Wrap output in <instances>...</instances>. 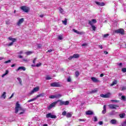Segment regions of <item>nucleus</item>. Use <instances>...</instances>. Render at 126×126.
Instances as JSON below:
<instances>
[{
    "instance_id": "obj_47",
    "label": "nucleus",
    "mask_w": 126,
    "mask_h": 126,
    "mask_svg": "<svg viewBox=\"0 0 126 126\" xmlns=\"http://www.w3.org/2000/svg\"><path fill=\"white\" fill-rule=\"evenodd\" d=\"M39 95L40 97H44V96H45V94L42 93V94H40Z\"/></svg>"
},
{
    "instance_id": "obj_1",
    "label": "nucleus",
    "mask_w": 126,
    "mask_h": 126,
    "mask_svg": "<svg viewBox=\"0 0 126 126\" xmlns=\"http://www.w3.org/2000/svg\"><path fill=\"white\" fill-rule=\"evenodd\" d=\"M19 111H22L23 112H25V109H23L21 106H20V104L19 102L17 101L16 103V105L15 107V114H17Z\"/></svg>"
},
{
    "instance_id": "obj_62",
    "label": "nucleus",
    "mask_w": 126,
    "mask_h": 126,
    "mask_svg": "<svg viewBox=\"0 0 126 126\" xmlns=\"http://www.w3.org/2000/svg\"><path fill=\"white\" fill-rule=\"evenodd\" d=\"M15 66V64H13L11 65V67H14Z\"/></svg>"
},
{
    "instance_id": "obj_26",
    "label": "nucleus",
    "mask_w": 126,
    "mask_h": 126,
    "mask_svg": "<svg viewBox=\"0 0 126 126\" xmlns=\"http://www.w3.org/2000/svg\"><path fill=\"white\" fill-rule=\"evenodd\" d=\"M55 98L56 99H60V98H61V97H62V94H58L55 95Z\"/></svg>"
},
{
    "instance_id": "obj_41",
    "label": "nucleus",
    "mask_w": 126,
    "mask_h": 126,
    "mask_svg": "<svg viewBox=\"0 0 126 126\" xmlns=\"http://www.w3.org/2000/svg\"><path fill=\"white\" fill-rule=\"evenodd\" d=\"M66 115V111H64L63 113H62V116H65Z\"/></svg>"
},
{
    "instance_id": "obj_40",
    "label": "nucleus",
    "mask_w": 126,
    "mask_h": 126,
    "mask_svg": "<svg viewBox=\"0 0 126 126\" xmlns=\"http://www.w3.org/2000/svg\"><path fill=\"white\" fill-rule=\"evenodd\" d=\"M86 119H79V122H86Z\"/></svg>"
},
{
    "instance_id": "obj_57",
    "label": "nucleus",
    "mask_w": 126,
    "mask_h": 126,
    "mask_svg": "<svg viewBox=\"0 0 126 126\" xmlns=\"http://www.w3.org/2000/svg\"><path fill=\"white\" fill-rule=\"evenodd\" d=\"M104 53L105 54V55H108V54H109V53L108 52V51H104Z\"/></svg>"
},
{
    "instance_id": "obj_25",
    "label": "nucleus",
    "mask_w": 126,
    "mask_h": 126,
    "mask_svg": "<svg viewBox=\"0 0 126 126\" xmlns=\"http://www.w3.org/2000/svg\"><path fill=\"white\" fill-rule=\"evenodd\" d=\"M32 53L33 52L32 51H28L25 52V54H26V55H27V56H30V55H32Z\"/></svg>"
},
{
    "instance_id": "obj_59",
    "label": "nucleus",
    "mask_w": 126,
    "mask_h": 126,
    "mask_svg": "<svg viewBox=\"0 0 126 126\" xmlns=\"http://www.w3.org/2000/svg\"><path fill=\"white\" fill-rule=\"evenodd\" d=\"M23 62H28V60H27V59H24L23 60Z\"/></svg>"
},
{
    "instance_id": "obj_63",
    "label": "nucleus",
    "mask_w": 126,
    "mask_h": 126,
    "mask_svg": "<svg viewBox=\"0 0 126 126\" xmlns=\"http://www.w3.org/2000/svg\"><path fill=\"white\" fill-rule=\"evenodd\" d=\"M40 17H41V18H43V17H44V15L42 14V15H40L39 16Z\"/></svg>"
},
{
    "instance_id": "obj_60",
    "label": "nucleus",
    "mask_w": 126,
    "mask_h": 126,
    "mask_svg": "<svg viewBox=\"0 0 126 126\" xmlns=\"http://www.w3.org/2000/svg\"><path fill=\"white\" fill-rule=\"evenodd\" d=\"M39 97H40V94L37 95L36 96V97H35L34 98H36V100L37 98H39Z\"/></svg>"
},
{
    "instance_id": "obj_39",
    "label": "nucleus",
    "mask_w": 126,
    "mask_h": 126,
    "mask_svg": "<svg viewBox=\"0 0 126 126\" xmlns=\"http://www.w3.org/2000/svg\"><path fill=\"white\" fill-rule=\"evenodd\" d=\"M111 102H114L115 103H119V101L118 100H111Z\"/></svg>"
},
{
    "instance_id": "obj_32",
    "label": "nucleus",
    "mask_w": 126,
    "mask_h": 126,
    "mask_svg": "<svg viewBox=\"0 0 126 126\" xmlns=\"http://www.w3.org/2000/svg\"><path fill=\"white\" fill-rule=\"evenodd\" d=\"M59 11H60V12L62 14L64 12L63 9L61 7L59 8Z\"/></svg>"
},
{
    "instance_id": "obj_12",
    "label": "nucleus",
    "mask_w": 126,
    "mask_h": 126,
    "mask_svg": "<svg viewBox=\"0 0 126 126\" xmlns=\"http://www.w3.org/2000/svg\"><path fill=\"white\" fill-rule=\"evenodd\" d=\"M23 22H24V18H22L19 20L18 22L17 23V25H18V26H20Z\"/></svg>"
},
{
    "instance_id": "obj_13",
    "label": "nucleus",
    "mask_w": 126,
    "mask_h": 126,
    "mask_svg": "<svg viewBox=\"0 0 126 126\" xmlns=\"http://www.w3.org/2000/svg\"><path fill=\"white\" fill-rule=\"evenodd\" d=\"M91 80L93 82H94V83H97L98 82H100V80L97 79L96 77H93L91 78Z\"/></svg>"
},
{
    "instance_id": "obj_17",
    "label": "nucleus",
    "mask_w": 126,
    "mask_h": 126,
    "mask_svg": "<svg viewBox=\"0 0 126 126\" xmlns=\"http://www.w3.org/2000/svg\"><path fill=\"white\" fill-rule=\"evenodd\" d=\"M20 69H22V70H24V71H25V70H26V68H25V67L24 66H20L17 68V71L20 70Z\"/></svg>"
},
{
    "instance_id": "obj_8",
    "label": "nucleus",
    "mask_w": 126,
    "mask_h": 126,
    "mask_svg": "<svg viewBox=\"0 0 126 126\" xmlns=\"http://www.w3.org/2000/svg\"><path fill=\"white\" fill-rule=\"evenodd\" d=\"M108 107L110 109H111V110H117V108H119V105H116V104H109L108 105Z\"/></svg>"
},
{
    "instance_id": "obj_45",
    "label": "nucleus",
    "mask_w": 126,
    "mask_h": 126,
    "mask_svg": "<svg viewBox=\"0 0 126 126\" xmlns=\"http://www.w3.org/2000/svg\"><path fill=\"white\" fill-rule=\"evenodd\" d=\"M52 52H53V49H49L46 52V53H52Z\"/></svg>"
},
{
    "instance_id": "obj_14",
    "label": "nucleus",
    "mask_w": 126,
    "mask_h": 126,
    "mask_svg": "<svg viewBox=\"0 0 126 126\" xmlns=\"http://www.w3.org/2000/svg\"><path fill=\"white\" fill-rule=\"evenodd\" d=\"M95 3L96 4H97V5H98L99 6H104L105 5V3L103 2H100L98 1H95Z\"/></svg>"
},
{
    "instance_id": "obj_10",
    "label": "nucleus",
    "mask_w": 126,
    "mask_h": 126,
    "mask_svg": "<svg viewBox=\"0 0 126 126\" xmlns=\"http://www.w3.org/2000/svg\"><path fill=\"white\" fill-rule=\"evenodd\" d=\"M57 102L55 101L52 103H51L48 107L47 109L48 110H51L53 107H55L56 105H57Z\"/></svg>"
},
{
    "instance_id": "obj_54",
    "label": "nucleus",
    "mask_w": 126,
    "mask_h": 126,
    "mask_svg": "<svg viewBox=\"0 0 126 126\" xmlns=\"http://www.w3.org/2000/svg\"><path fill=\"white\" fill-rule=\"evenodd\" d=\"M99 48H100V49H103V45H102L101 44L99 45H98Z\"/></svg>"
},
{
    "instance_id": "obj_46",
    "label": "nucleus",
    "mask_w": 126,
    "mask_h": 126,
    "mask_svg": "<svg viewBox=\"0 0 126 126\" xmlns=\"http://www.w3.org/2000/svg\"><path fill=\"white\" fill-rule=\"evenodd\" d=\"M58 39H59V40H63V36L62 35H59Z\"/></svg>"
},
{
    "instance_id": "obj_58",
    "label": "nucleus",
    "mask_w": 126,
    "mask_h": 126,
    "mask_svg": "<svg viewBox=\"0 0 126 126\" xmlns=\"http://www.w3.org/2000/svg\"><path fill=\"white\" fill-rule=\"evenodd\" d=\"M5 74L6 75V74H8V70H6L5 71Z\"/></svg>"
},
{
    "instance_id": "obj_5",
    "label": "nucleus",
    "mask_w": 126,
    "mask_h": 126,
    "mask_svg": "<svg viewBox=\"0 0 126 126\" xmlns=\"http://www.w3.org/2000/svg\"><path fill=\"white\" fill-rule=\"evenodd\" d=\"M112 95V93H107L106 94H100V96L102 97V98H110L111 95Z\"/></svg>"
},
{
    "instance_id": "obj_27",
    "label": "nucleus",
    "mask_w": 126,
    "mask_h": 126,
    "mask_svg": "<svg viewBox=\"0 0 126 126\" xmlns=\"http://www.w3.org/2000/svg\"><path fill=\"white\" fill-rule=\"evenodd\" d=\"M117 83H118V81L117 80H114L111 84V86H114V85H115Z\"/></svg>"
},
{
    "instance_id": "obj_56",
    "label": "nucleus",
    "mask_w": 126,
    "mask_h": 126,
    "mask_svg": "<svg viewBox=\"0 0 126 126\" xmlns=\"http://www.w3.org/2000/svg\"><path fill=\"white\" fill-rule=\"evenodd\" d=\"M87 46V44H86V43H84V44H83L82 45V47H84V46Z\"/></svg>"
},
{
    "instance_id": "obj_50",
    "label": "nucleus",
    "mask_w": 126,
    "mask_h": 126,
    "mask_svg": "<svg viewBox=\"0 0 126 126\" xmlns=\"http://www.w3.org/2000/svg\"><path fill=\"white\" fill-rule=\"evenodd\" d=\"M12 45H13V42H10V43H9V44H8V46H12Z\"/></svg>"
},
{
    "instance_id": "obj_61",
    "label": "nucleus",
    "mask_w": 126,
    "mask_h": 126,
    "mask_svg": "<svg viewBox=\"0 0 126 126\" xmlns=\"http://www.w3.org/2000/svg\"><path fill=\"white\" fill-rule=\"evenodd\" d=\"M23 114H24V111L21 112L19 113V115H23Z\"/></svg>"
},
{
    "instance_id": "obj_34",
    "label": "nucleus",
    "mask_w": 126,
    "mask_h": 126,
    "mask_svg": "<svg viewBox=\"0 0 126 126\" xmlns=\"http://www.w3.org/2000/svg\"><path fill=\"white\" fill-rule=\"evenodd\" d=\"M52 79V78H51V77H50L49 76H46V80H50Z\"/></svg>"
},
{
    "instance_id": "obj_35",
    "label": "nucleus",
    "mask_w": 126,
    "mask_h": 126,
    "mask_svg": "<svg viewBox=\"0 0 126 126\" xmlns=\"http://www.w3.org/2000/svg\"><path fill=\"white\" fill-rule=\"evenodd\" d=\"M5 23L7 25H9V24H10V22H9V20L5 21Z\"/></svg>"
},
{
    "instance_id": "obj_20",
    "label": "nucleus",
    "mask_w": 126,
    "mask_h": 126,
    "mask_svg": "<svg viewBox=\"0 0 126 126\" xmlns=\"http://www.w3.org/2000/svg\"><path fill=\"white\" fill-rule=\"evenodd\" d=\"M111 124H112V125H115L117 124V120L115 119H112L110 121Z\"/></svg>"
},
{
    "instance_id": "obj_23",
    "label": "nucleus",
    "mask_w": 126,
    "mask_h": 126,
    "mask_svg": "<svg viewBox=\"0 0 126 126\" xmlns=\"http://www.w3.org/2000/svg\"><path fill=\"white\" fill-rule=\"evenodd\" d=\"M62 23L64 24V25H66V24H67V19L65 18L64 21H62Z\"/></svg>"
},
{
    "instance_id": "obj_52",
    "label": "nucleus",
    "mask_w": 126,
    "mask_h": 126,
    "mask_svg": "<svg viewBox=\"0 0 126 126\" xmlns=\"http://www.w3.org/2000/svg\"><path fill=\"white\" fill-rule=\"evenodd\" d=\"M10 62H11V61L8 60V61L5 62V63H10Z\"/></svg>"
},
{
    "instance_id": "obj_18",
    "label": "nucleus",
    "mask_w": 126,
    "mask_h": 126,
    "mask_svg": "<svg viewBox=\"0 0 126 126\" xmlns=\"http://www.w3.org/2000/svg\"><path fill=\"white\" fill-rule=\"evenodd\" d=\"M6 92H4L2 95H1V98H3V99H5L6 97Z\"/></svg>"
},
{
    "instance_id": "obj_44",
    "label": "nucleus",
    "mask_w": 126,
    "mask_h": 126,
    "mask_svg": "<svg viewBox=\"0 0 126 126\" xmlns=\"http://www.w3.org/2000/svg\"><path fill=\"white\" fill-rule=\"evenodd\" d=\"M42 63H37L36 64V66L37 67H39V66H40V65H41Z\"/></svg>"
},
{
    "instance_id": "obj_6",
    "label": "nucleus",
    "mask_w": 126,
    "mask_h": 126,
    "mask_svg": "<svg viewBox=\"0 0 126 126\" xmlns=\"http://www.w3.org/2000/svg\"><path fill=\"white\" fill-rule=\"evenodd\" d=\"M21 9L23 10L24 12H29V10L30 9L29 8V7L26 6H22L21 7Z\"/></svg>"
},
{
    "instance_id": "obj_37",
    "label": "nucleus",
    "mask_w": 126,
    "mask_h": 126,
    "mask_svg": "<svg viewBox=\"0 0 126 126\" xmlns=\"http://www.w3.org/2000/svg\"><path fill=\"white\" fill-rule=\"evenodd\" d=\"M122 100H123L124 101H126V96L125 95H122L121 96Z\"/></svg>"
},
{
    "instance_id": "obj_30",
    "label": "nucleus",
    "mask_w": 126,
    "mask_h": 126,
    "mask_svg": "<svg viewBox=\"0 0 126 126\" xmlns=\"http://www.w3.org/2000/svg\"><path fill=\"white\" fill-rule=\"evenodd\" d=\"M75 75H76V77H78L79 76V71H76L75 72Z\"/></svg>"
},
{
    "instance_id": "obj_2",
    "label": "nucleus",
    "mask_w": 126,
    "mask_h": 126,
    "mask_svg": "<svg viewBox=\"0 0 126 126\" xmlns=\"http://www.w3.org/2000/svg\"><path fill=\"white\" fill-rule=\"evenodd\" d=\"M56 102H57V103H58V102H60V106H63V105H64V106H67L68 105H69V101L68 100H66L65 101H63L61 99H58Z\"/></svg>"
},
{
    "instance_id": "obj_4",
    "label": "nucleus",
    "mask_w": 126,
    "mask_h": 126,
    "mask_svg": "<svg viewBox=\"0 0 126 126\" xmlns=\"http://www.w3.org/2000/svg\"><path fill=\"white\" fill-rule=\"evenodd\" d=\"M51 87H62V85L59 82H53L50 84Z\"/></svg>"
},
{
    "instance_id": "obj_33",
    "label": "nucleus",
    "mask_w": 126,
    "mask_h": 126,
    "mask_svg": "<svg viewBox=\"0 0 126 126\" xmlns=\"http://www.w3.org/2000/svg\"><path fill=\"white\" fill-rule=\"evenodd\" d=\"M36 100V98H33L32 99H30L28 101V103H30V102H33V101H35Z\"/></svg>"
},
{
    "instance_id": "obj_24",
    "label": "nucleus",
    "mask_w": 126,
    "mask_h": 126,
    "mask_svg": "<svg viewBox=\"0 0 126 126\" xmlns=\"http://www.w3.org/2000/svg\"><path fill=\"white\" fill-rule=\"evenodd\" d=\"M106 105L103 106V110L102 111V113L104 115V114H106Z\"/></svg>"
},
{
    "instance_id": "obj_28",
    "label": "nucleus",
    "mask_w": 126,
    "mask_h": 126,
    "mask_svg": "<svg viewBox=\"0 0 126 126\" xmlns=\"http://www.w3.org/2000/svg\"><path fill=\"white\" fill-rule=\"evenodd\" d=\"M17 80H18L20 85H22V80L20 78H17Z\"/></svg>"
},
{
    "instance_id": "obj_38",
    "label": "nucleus",
    "mask_w": 126,
    "mask_h": 126,
    "mask_svg": "<svg viewBox=\"0 0 126 126\" xmlns=\"http://www.w3.org/2000/svg\"><path fill=\"white\" fill-rule=\"evenodd\" d=\"M109 35V33H106L105 34H104L103 35V38H107V37H108Z\"/></svg>"
},
{
    "instance_id": "obj_16",
    "label": "nucleus",
    "mask_w": 126,
    "mask_h": 126,
    "mask_svg": "<svg viewBox=\"0 0 126 126\" xmlns=\"http://www.w3.org/2000/svg\"><path fill=\"white\" fill-rule=\"evenodd\" d=\"M73 32L76 33V34H79V35H82L83 34V32H79L75 29H73Z\"/></svg>"
},
{
    "instance_id": "obj_53",
    "label": "nucleus",
    "mask_w": 126,
    "mask_h": 126,
    "mask_svg": "<svg viewBox=\"0 0 126 126\" xmlns=\"http://www.w3.org/2000/svg\"><path fill=\"white\" fill-rule=\"evenodd\" d=\"M99 125L100 126H102V125H103V122L102 121H100L99 123H98Z\"/></svg>"
},
{
    "instance_id": "obj_42",
    "label": "nucleus",
    "mask_w": 126,
    "mask_h": 126,
    "mask_svg": "<svg viewBox=\"0 0 126 126\" xmlns=\"http://www.w3.org/2000/svg\"><path fill=\"white\" fill-rule=\"evenodd\" d=\"M122 72H126V68H122Z\"/></svg>"
},
{
    "instance_id": "obj_43",
    "label": "nucleus",
    "mask_w": 126,
    "mask_h": 126,
    "mask_svg": "<svg viewBox=\"0 0 126 126\" xmlns=\"http://www.w3.org/2000/svg\"><path fill=\"white\" fill-rule=\"evenodd\" d=\"M124 90H126V86L123 87L122 88L121 91H124Z\"/></svg>"
},
{
    "instance_id": "obj_31",
    "label": "nucleus",
    "mask_w": 126,
    "mask_h": 126,
    "mask_svg": "<svg viewBox=\"0 0 126 126\" xmlns=\"http://www.w3.org/2000/svg\"><path fill=\"white\" fill-rule=\"evenodd\" d=\"M91 27L93 29V31H96V27L95 26H91Z\"/></svg>"
},
{
    "instance_id": "obj_51",
    "label": "nucleus",
    "mask_w": 126,
    "mask_h": 126,
    "mask_svg": "<svg viewBox=\"0 0 126 126\" xmlns=\"http://www.w3.org/2000/svg\"><path fill=\"white\" fill-rule=\"evenodd\" d=\"M97 121H98V119H97V117L95 116L94 117V122H97Z\"/></svg>"
},
{
    "instance_id": "obj_21",
    "label": "nucleus",
    "mask_w": 126,
    "mask_h": 126,
    "mask_svg": "<svg viewBox=\"0 0 126 126\" xmlns=\"http://www.w3.org/2000/svg\"><path fill=\"white\" fill-rule=\"evenodd\" d=\"M98 91V89H95L94 90H93L92 91H91L90 93H91V94H93V93H96V92H97Z\"/></svg>"
},
{
    "instance_id": "obj_19",
    "label": "nucleus",
    "mask_w": 126,
    "mask_h": 126,
    "mask_svg": "<svg viewBox=\"0 0 126 126\" xmlns=\"http://www.w3.org/2000/svg\"><path fill=\"white\" fill-rule=\"evenodd\" d=\"M73 58L74 59H78L79 58V54H75L73 55Z\"/></svg>"
},
{
    "instance_id": "obj_49",
    "label": "nucleus",
    "mask_w": 126,
    "mask_h": 126,
    "mask_svg": "<svg viewBox=\"0 0 126 126\" xmlns=\"http://www.w3.org/2000/svg\"><path fill=\"white\" fill-rule=\"evenodd\" d=\"M68 59V60H69L70 61H71V60H72V59H74V58H73V56H72L69 57Z\"/></svg>"
},
{
    "instance_id": "obj_22",
    "label": "nucleus",
    "mask_w": 126,
    "mask_h": 126,
    "mask_svg": "<svg viewBox=\"0 0 126 126\" xmlns=\"http://www.w3.org/2000/svg\"><path fill=\"white\" fill-rule=\"evenodd\" d=\"M125 116H126L125 113H122V114H119V117L121 119H124V118H125Z\"/></svg>"
},
{
    "instance_id": "obj_7",
    "label": "nucleus",
    "mask_w": 126,
    "mask_h": 126,
    "mask_svg": "<svg viewBox=\"0 0 126 126\" xmlns=\"http://www.w3.org/2000/svg\"><path fill=\"white\" fill-rule=\"evenodd\" d=\"M46 117L47 119H49V118H50L51 119H57V116L52 115V113H51L47 114Z\"/></svg>"
},
{
    "instance_id": "obj_48",
    "label": "nucleus",
    "mask_w": 126,
    "mask_h": 126,
    "mask_svg": "<svg viewBox=\"0 0 126 126\" xmlns=\"http://www.w3.org/2000/svg\"><path fill=\"white\" fill-rule=\"evenodd\" d=\"M67 81L68 82H70L71 81V78H70V77L68 78Z\"/></svg>"
},
{
    "instance_id": "obj_36",
    "label": "nucleus",
    "mask_w": 126,
    "mask_h": 126,
    "mask_svg": "<svg viewBox=\"0 0 126 126\" xmlns=\"http://www.w3.org/2000/svg\"><path fill=\"white\" fill-rule=\"evenodd\" d=\"M49 98L50 99H55V98H56V97H55V95H50L49 96Z\"/></svg>"
},
{
    "instance_id": "obj_9",
    "label": "nucleus",
    "mask_w": 126,
    "mask_h": 126,
    "mask_svg": "<svg viewBox=\"0 0 126 126\" xmlns=\"http://www.w3.org/2000/svg\"><path fill=\"white\" fill-rule=\"evenodd\" d=\"M39 89H40V88L39 87H36L34 88L33 90L32 91H31L30 94H33V93H35V92H38Z\"/></svg>"
},
{
    "instance_id": "obj_15",
    "label": "nucleus",
    "mask_w": 126,
    "mask_h": 126,
    "mask_svg": "<svg viewBox=\"0 0 126 126\" xmlns=\"http://www.w3.org/2000/svg\"><path fill=\"white\" fill-rule=\"evenodd\" d=\"M86 115H87L88 116H92V115H93V111L91 110H89L86 112Z\"/></svg>"
},
{
    "instance_id": "obj_64",
    "label": "nucleus",
    "mask_w": 126,
    "mask_h": 126,
    "mask_svg": "<svg viewBox=\"0 0 126 126\" xmlns=\"http://www.w3.org/2000/svg\"><path fill=\"white\" fill-rule=\"evenodd\" d=\"M103 76H104V74L102 73L100 75V77H103Z\"/></svg>"
},
{
    "instance_id": "obj_29",
    "label": "nucleus",
    "mask_w": 126,
    "mask_h": 126,
    "mask_svg": "<svg viewBox=\"0 0 126 126\" xmlns=\"http://www.w3.org/2000/svg\"><path fill=\"white\" fill-rule=\"evenodd\" d=\"M66 117L67 118H71V117H72V115L70 113H67L66 115Z\"/></svg>"
},
{
    "instance_id": "obj_11",
    "label": "nucleus",
    "mask_w": 126,
    "mask_h": 126,
    "mask_svg": "<svg viewBox=\"0 0 126 126\" xmlns=\"http://www.w3.org/2000/svg\"><path fill=\"white\" fill-rule=\"evenodd\" d=\"M96 22L97 21L95 19H92V21L89 20V24L91 26H93V24H95Z\"/></svg>"
},
{
    "instance_id": "obj_55",
    "label": "nucleus",
    "mask_w": 126,
    "mask_h": 126,
    "mask_svg": "<svg viewBox=\"0 0 126 126\" xmlns=\"http://www.w3.org/2000/svg\"><path fill=\"white\" fill-rule=\"evenodd\" d=\"M12 41L13 43H14V42H15V41H16V38H13Z\"/></svg>"
},
{
    "instance_id": "obj_3",
    "label": "nucleus",
    "mask_w": 126,
    "mask_h": 126,
    "mask_svg": "<svg viewBox=\"0 0 126 126\" xmlns=\"http://www.w3.org/2000/svg\"><path fill=\"white\" fill-rule=\"evenodd\" d=\"M116 34H121V35H125V30L123 29H119L114 31Z\"/></svg>"
}]
</instances>
